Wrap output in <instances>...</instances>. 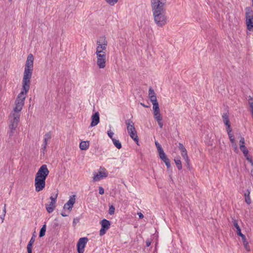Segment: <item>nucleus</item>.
Here are the masks:
<instances>
[{
	"mask_svg": "<svg viewBox=\"0 0 253 253\" xmlns=\"http://www.w3.org/2000/svg\"><path fill=\"white\" fill-rule=\"evenodd\" d=\"M99 193L100 195H103L104 193V190L102 187L100 186L99 187Z\"/></svg>",
	"mask_w": 253,
	"mask_h": 253,
	"instance_id": "nucleus-49",
	"label": "nucleus"
},
{
	"mask_svg": "<svg viewBox=\"0 0 253 253\" xmlns=\"http://www.w3.org/2000/svg\"><path fill=\"white\" fill-rule=\"evenodd\" d=\"M97 56V65L99 68L103 69L105 67L106 62V54L102 53L101 55H98Z\"/></svg>",
	"mask_w": 253,
	"mask_h": 253,
	"instance_id": "nucleus-7",
	"label": "nucleus"
},
{
	"mask_svg": "<svg viewBox=\"0 0 253 253\" xmlns=\"http://www.w3.org/2000/svg\"><path fill=\"white\" fill-rule=\"evenodd\" d=\"M167 0H151L152 12L166 11Z\"/></svg>",
	"mask_w": 253,
	"mask_h": 253,
	"instance_id": "nucleus-3",
	"label": "nucleus"
},
{
	"mask_svg": "<svg viewBox=\"0 0 253 253\" xmlns=\"http://www.w3.org/2000/svg\"><path fill=\"white\" fill-rule=\"evenodd\" d=\"M105 174H106L104 172V173H102V175H105Z\"/></svg>",
	"mask_w": 253,
	"mask_h": 253,
	"instance_id": "nucleus-59",
	"label": "nucleus"
},
{
	"mask_svg": "<svg viewBox=\"0 0 253 253\" xmlns=\"http://www.w3.org/2000/svg\"><path fill=\"white\" fill-rule=\"evenodd\" d=\"M149 98H150L151 102L152 103V104L153 103L158 102L157 100L156 95H151V96H150L149 97Z\"/></svg>",
	"mask_w": 253,
	"mask_h": 253,
	"instance_id": "nucleus-40",
	"label": "nucleus"
},
{
	"mask_svg": "<svg viewBox=\"0 0 253 253\" xmlns=\"http://www.w3.org/2000/svg\"><path fill=\"white\" fill-rule=\"evenodd\" d=\"M96 43L98 46H100V48L103 49L107 48V41L105 36L100 37Z\"/></svg>",
	"mask_w": 253,
	"mask_h": 253,
	"instance_id": "nucleus-12",
	"label": "nucleus"
},
{
	"mask_svg": "<svg viewBox=\"0 0 253 253\" xmlns=\"http://www.w3.org/2000/svg\"><path fill=\"white\" fill-rule=\"evenodd\" d=\"M151 95H156V93L154 89L150 87L149 89V97H150Z\"/></svg>",
	"mask_w": 253,
	"mask_h": 253,
	"instance_id": "nucleus-42",
	"label": "nucleus"
},
{
	"mask_svg": "<svg viewBox=\"0 0 253 253\" xmlns=\"http://www.w3.org/2000/svg\"><path fill=\"white\" fill-rule=\"evenodd\" d=\"M91 122L90 123V126H95L98 124L100 121L99 114L98 112L94 113L91 118Z\"/></svg>",
	"mask_w": 253,
	"mask_h": 253,
	"instance_id": "nucleus-10",
	"label": "nucleus"
},
{
	"mask_svg": "<svg viewBox=\"0 0 253 253\" xmlns=\"http://www.w3.org/2000/svg\"><path fill=\"white\" fill-rule=\"evenodd\" d=\"M56 203L50 202L49 204L45 205V208L48 213L52 212L55 208Z\"/></svg>",
	"mask_w": 253,
	"mask_h": 253,
	"instance_id": "nucleus-18",
	"label": "nucleus"
},
{
	"mask_svg": "<svg viewBox=\"0 0 253 253\" xmlns=\"http://www.w3.org/2000/svg\"><path fill=\"white\" fill-rule=\"evenodd\" d=\"M11 0H9V1H11Z\"/></svg>",
	"mask_w": 253,
	"mask_h": 253,
	"instance_id": "nucleus-60",
	"label": "nucleus"
},
{
	"mask_svg": "<svg viewBox=\"0 0 253 253\" xmlns=\"http://www.w3.org/2000/svg\"><path fill=\"white\" fill-rule=\"evenodd\" d=\"M247 159L248 161H249L250 163H251L253 164V161H252V159L249 158L248 157H247Z\"/></svg>",
	"mask_w": 253,
	"mask_h": 253,
	"instance_id": "nucleus-58",
	"label": "nucleus"
},
{
	"mask_svg": "<svg viewBox=\"0 0 253 253\" xmlns=\"http://www.w3.org/2000/svg\"><path fill=\"white\" fill-rule=\"evenodd\" d=\"M233 223L234 227L237 229V234L239 233V232H241V229L238 224V221L236 219H233Z\"/></svg>",
	"mask_w": 253,
	"mask_h": 253,
	"instance_id": "nucleus-33",
	"label": "nucleus"
},
{
	"mask_svg": "<svg viewBox=\"0 0 253 253\" xmlns=\"http://www.w3.org/2000/svg\"><path fill=\"white\" fill-rule=\"evenodd\" d=\"M246 10V17L248 16H253V10L251 7H247L245 8Z\"/></svg>",
	"mask_w": 253,
	"mask_h": 253,
	"instance_id": "nucleus-27",
	"label": "nucleus"
},
{
	"mask_svg": "<svg viewBox=\"0 0 253 253\" xmlns=\"http://www.w3.org/2000/svg\"><path fill=\"white\" fill-rule=\"evenodd\" d=\"M36 236L35 234H33L32 237H31L30 241L29 242L27 249V252L28 253H32V246L34 244V243L35 241V238Z\"/></svg>",
	"mask_w": 253,
	"mask_h": 253,
	"instance_id": "nucleus-16",
	"label": "nucleus"
},
{
	"mask_svg": "<svg viewBox=\"0 0 253 253\" xmlns=\"http://www.w3.org/2000/svg\"><path fill=\"white\" fill-rule=\"evenodd\" d=\"M181 153L182 157H183V159L185 160V161L187 163V165L189 166L190 160L188 158L186 149L185 150L182 151V152H181Z\"/></svg>",
	"mask_w": 253,
	"mask_h": 253,
	"instance_id": "nucleus-22",
	"label": "nucleus"
},
{
	"mask_svg": "<svg viewBox=\"0 0 253 253\" xmlns=\"http://www.w3.org/2000/svg\"><path fill=\"white\" fill-rule=\"evenodd\" d=\"M136 143V144L139 145L138 143V137L137 136V134L134 135L132 137H131Z\"/></svg>",
	"mask_w": 253,
	"mask_h": 253,
	"instance_id": "nucleus-46",
	"label": "nucleus"
},
{
	"mask_svg": "<svg viewBox=\"0 0 253 253\" xmlns=\"http://www.w3.org/2000/svg\"><path fill=\"white\" fill-rule=\"evenodd\" d=\"M138 214L139 218H142L144 217L143 214L141 212L138 213Z\"/></svg>",
	"mask_w": 253,
	"mask_h": 253,
	"instance_id": "nucleus-55",
	"label": "nucleus"
},
{
	"mask_svg": "<svg viewBox=\"0 0 253 253\" xmlns=\"http://www.w3.org/2000/svg\"><path fill=\"white\" fill-rule=\"evenodd\" d=\"M79 222V219H74V220H73V223L74 224H76L77 222Z\"/></svg>",
	"mask_w": 253,
	"mask_h": 253,
	"instance_id": "nucleus-57",
	"label": "nucleus"
},
{
	"mask_svg": "<svg viewBox=\"0 0 253 253\" xmlns=\"http://www.w3.org/2000/svg\"><path fill=\"white\" fill-rule=\"evenodd\" d=\"M106 49H103L102 48H100V46H97L96 48V52L95 54L96 56H98V55H101L102 53H106V52L104 51V50H106Z\"/></svg>",
	"mask_w": 253,
	"mask_h": 253,
	"instance_id": "nucleus-28",
	"label": "nucleus"
},
{
	"mask_svg": "<svg viewBox=\"0 0 253 253\" xmlns=\"http://www.w3.org/2000/svg\"><path fill=\"white\" fill-rule=\"evenodd\" d=\"M112 141L114 145L118 149H120L122 147V144L119 140L115 138H112Z\"/></svg>",
	"mask_w": 253,
	"mask_h": 253,
	"instance_id": "nucleus-24",
	"label": "nucleus"
},
{
	"mask_svg": "<svg viewBox=\"0 0 253 253\" xmlns=\"http://www.w3.org/2000/svg\"><path fill=\"white\" fill-rule=\"evenodd\" d=\"M250 192L247 190L244 194L245 202L248 205H250L252 203V200L250 197Z\"/></svg>",
	"mask_w": 253,
	"mask_h": 253,
	"instance_id": "nucleus-23",
	"label": "nucleus"
},
{
	"mask_svg": "<svg viewBox=\"0 0 253 253\" xmlns=\"http://www.w3.org/2000/svg\"><path fill=\"white\" fill-rule=\"evenodd\" d=\"M158 152L159 153V157H160V159H161L166 156V154L164 152L163 149L162 150H160Z\"/></svg>",
	"mask_w": 253,
	"mask_h": 253,
	"instance_id": "nucleus-43",
	"label": "nucleus"
},
{
	"mask_svg": "<svg viewBox=\"0 0 253 253\" xmlns=\"http://www.w3.org/2000/svg\"><path fill=\"white\" fill-rule=\"evenodd\" d=\"M34 56L32 54L28 55L27 58L24 72V77L22 81V88L21 92L17 96L15 101V107L13 110L14 113L20 112L24 104V100L26 94L30 89V80L33 70Z\"/></svg>",
	"mask_w": 253,
	"mask_h": 253,
	"instance_id": "nucleus-1",
	"label": "nucleus"
},
{
	"mask_svg": "<svg viewBox=\"0 0 253 253\" xmlns=\"http://www.w3.org/2000/svg\"><path fill=\"white\" fill-rule=\"evenodd\" d=\"M57 196H58V193H56L54 196H51L50 197V199L51 200V202L56 203V199L57 198Z\"/></svg>",
	"mask_w": 253,
	"mask_h": 253,
	"instance_id": "nucleus-38",
	"label": "nucleus"
},
{
	"mask_svg": "<svg viewBox=\"0 0 253 253\" xmlns=\"http://www.w3.org/2000/svg\"><path fill=\"white\" fill-rule=\"evenodd\" d=\"M155 145L157 148L158 151L162 150L163 149L162 148L161 145L159 144L158 141H155Z\"/></svg>",
	"mask_w": 253,
	"mask_h": 253,
	"instance_id": "nucleus-45",
	"label": "nucleus"
},
{
	"mask_svg": "<svg viewBox=\"0 0 253 253\" xmlns=\"http://www.w3.org/2000/svg\"><path fill=\"white\" fill-rule=\"evenodd\" d=\"M60 224L58 222L57 219H55L54 220V222L53 223V225H52L53 228L56 230H58L60 228Z\"/></svg>",
	"mask_w": 253,
	"mask_h": 253,
	"instance_id": "nucleus-34",
	"label": "nucleus"
},
{
	"mask_svg": "<svg viewBox=\"0 0 253 253\" xmlns=\"http://www.w3.org/2000/svg\"><path fill=\"white\" fill-rule=\"evenodd\" d=\"M115 207L113 205L110 206L109 207V211H108L109 214L110 215L113 214L115 212Z\"/></svg>",
	"mask_w": 253,
	"mask_h": 253,
	"instance_id": "nucleus-37",
	"label": "nucleus"
},
{
	"mask_svg": "<svg viewBox=\"0 0 253 253\" xmlns=\"http://www.w3.org/2000/svg\"><path fill=\"white\" fill-rule=\"evenodd\" d=\"M155 113H154V118H155V120L157 121H162L163 120V118H162V116H161V115L160 114V112H159L158 113H157V114H156Z\"/></svg>",
	"mask_w": 253,
	"mask_h": 253,
	"instance_id": "nucleus-35",
	"label": "nucleus"
},
{
	"mask_svg": "<svg viewBox=\"0 0 253 253\" xmlns=\"http://www.w3.org/2000/svg\"><path fill=\"white\" fill-rule=\"evenodd\" d=\"M105 1L110 5L112 6L116 4L118 0H105Z\"/></svg>",
	"mask_w": 253,
	"mask_h": 253,
	"instance_id": "nucleus-39",
	"label": "nucleus"
},
{
	"mask_svg": "<svg viewBox=\"0 0 253 253\" xmlns=\"http://www.w3.org/2000/svg\"><path fill=\"white\" fill-rule=\"evenodd\" d=\"M35 178H38V179H39L40 180H43V181H45V180H46V177H45L44 176H42V175H39L37 173H36V174Z\"/></svg>",
	"mask_w": 253,
	"mask_h": 253,
	"instance_id": "nucleus-41",
	"label": "nucleus"
},
{
	"mask_svg": "<svg viewBox=\"0 0 253 253\" xmlns=\"http://www.w3.org/2000/svg\"><path fill=\"white\" fill-rule=\"evenodd\" d=\"M47 144V139H44V141H43V148L44 149L46 148Z\"/></svg>",
	"mask_w": 253,
	"mask_h": 253,
	"instance_id": "nucleus-51",
	"label": "nucleus"
},
{
	"mask_svg": "<svg viewBox=\"0 0 253 253\" xmlns=\"http://www.w3.org/2000/svg\"><path fill=\"white\" fill-rule=\"evenodd\" d=\"M49 172V171L47 169V166L46 165H42L40 168L37 173L39 175H42L47 177Z\"/></svg>",
	"mask_w": 253,
	"mask_h": 253,
	"instance_id": "nucleus-11",
	"label": "nucleus"
},
{
	"mask_svg": "<svg viewBox=\"0 0 253 253\" xmlns=\"http://www.w3.org/2000/svg\"><path fill=\"white\" fill-rule=\"evenodd\" d=\"M108 135L109 137L112 140V138H114L113 136L114 135V132L111 131L110 130H108L107 132Z\"/></svg>",
	"mask_w": 253,
	"mask_h": 253,
	"instance_id": "nucleus-47",
	"label": "nucleus"
},
{
	"mask_svg": "<svg viewBox=\"0 0 253 253\" xmlns=\"http://www.w3.org/2000/svg\"><path fill=\"white\" fill-rule=\"evenodd\" d=\"M126 124L127 126L128 133L130 137H132L134 135L137 134V132L134 127V124L130 119L126 120Z\"/></svg>",
	"mask_w": 253,
	"mask_h": 253,
	"instance_id": "nucleus-5",
	"label": "nucleus"
},
{
	"mask_svg": "<svg viewBox=\"0 0 253 253\" xmlns=\"http://www.w3.org/2000/svg\"><path fill=\"white\" fill-rule=\"evenodd\" d=\"M102 173H104V172H99V174L94 175L93 180L95 181H98L100 179L101 177H105L107 176V174H105V175H102Z\"/></svg>",
	"mask_w": 253,
	"mask_h": 253,
	"instance_id": "nucleus-25",
	"label": "nucleus"
},
{
	"mask_svg": "<svg viewBox=\"0 0 253 253\" xmlns=\"http://www.w3.org/2000/svg\"><path fill=\"white\" fill-rule=\"evenodd\" d=\"M223 121L226 126V129L231 128L229 116L227 113H224L222 115Z\"/></svg>",
	"mask_w": 253,
	"mask_h": 253,
	"instance_id": "nucleus-17",
	"label": "nucleus"
},
{
	"mask_svg": "<svg viewBox=\"0 0 253 253\" xmlns=\"http://www.w3.org/2000/svg\"><path fill=\"white\" fill-rule=\"evenodd\" d=\"M240 148L241 151L244 154V156L245 157H247L249 151L247 149V148L246 147V146L245 145H240Z\"/></svg>",
	"mask_w": 253,
	"mask_h": 253,
	"instance_id": "nucleus-31",
	"label": "nucleus"
},
{
	"mask_svg": "<svg viewBox=\"0 0 253 253\" xmlns=\"http://www.w3.org/2000/svg\"><path fill=\"white\" fill-rule=\"evenodd\" d=\"M146 245L147 247H149L151 245V242L149 240H147L146 241Z\"/></svg>",
	"mask_w": 253,
	"mask_h": 253,
	"instance_id": "nucleus-53",
	"label": "nucleus"
},
{
	"mask_svg": "<svg viewBox=\"0 0 253 253\" xmlns=\"http://www.w3.org/2000/svg\"><path fill=\"white\" fill-rule=\"evenodd\" d=\"M75 197L76 196L75 195H73L72 196H71L68 201L64 205L63 209H67L70 211L72 210L74 204L76 202Z\"/></svg>",
	"mask_w": 253,
	"mask_h": 253,
	"instance_id": "nucleus-9",
	"label": "nucleus"
},
{
	"mask_svg": "<svg viewBox=\"0 0 253 253\" xmlns=\"http://www.w3.org/2000/svg\"><path fill=\"white\" fill-rule=\"evenodd\" d=\"M87 241L88 239L87 237H82L79 240L77 245L78 253H84V249Z\"/></svg>",
	"mask_w": 253,
	"mask_h": 253,
	"instance_id": "nucleus-6",
	"label": "nucleus"
},
{
	"mask_svg": "<svg viewBox=\"0 0 253 253\" xmlns=\"http://www.w3.org/2000/svg\"><path fill=\"white\" fill-rule=\"evenodd\" d=\"M240 145H245V139L242 137L240 140Z\"/></svg>",
	"mask_w": 253,
	"mask_h": 253,
	"instance_id": "nucleus-50",
	"label": "nucleus"
},
{
	"mask_svg": "<svg viewBox=\"0 0 253 253\" xmlns=\"http://www.w3.org/2000/svg\"><path fill=\"white\" fill-rule=\"evenodd\" d=\"M61 215L63 216V217H66V216H67L68 215L67 214H66L64 212L62 211L61 212Z\"/></svg>",
	"mask_w": 253,
	"mask_h": 253,
	"instance_id": "nucleus-54",
	"label": "nucleus"
},
{
	"mask_svg": "<svg viewBox=\"0 0 253 253\" xmlns=\"http://www.w3.org/2000/svg\"><path fill=\"white\" fill-rule=\"evenodd\" d=\"M45 186V181L35 178V186L36 192H40L42 190Z\"/></svg>",
	"mask_w": 253,
	"mask_h": 253,
	"instance_id": "nucleus-8",
	"label": "nucleus"
},
{
	"mask_svg": "<svg viewBox=\"0 0 253 253\" xmlns=\"http://www.w3.org/2000/svg\"><path fill=\"white\" fill-rule=\"evenodd\" d=\"M140 105L145 108H148L149 107V106L146 105L143 103H140Z\"/></svg>",
	"mask_w": 253,
	"mask_h": 253,
	"instance_id": "nucleus-56",
	"label": "nucleus"
},
{
	"mask_svg": "<svg viewBox=\"0 0 253 253\" xmlns=\"http://www.w3.org/2000/svg\"><path fill=\"white\" fill-rule=\"evenodd\" d=\"M178 147L179 149L180 150L181 152L186 150V148H185L184 145L181 143H178Z\"/></svg>",
	"mask_w": 253,
	"mask_h": 253,
	"instance_id": "nucleus-44",
	"label": "nucleus"
},
{
	"mask_svg": "<svg viewBox=\"0 0 253 253\" xmlns=\"http://www.w3.org/2000/svg\"><path fill=\"white\" fill-rule=\"evenodd\" d=\"M101 228L99 231V235L102 236L105 235L107 231L110 228L111 226V221L109 220L103 219L100 221Z\"/></svg>",
	"mask_w": 253,
	"mask_h": 253,
	"instance_id": "nucleus-4",
	"label": "nucleus"
},
{
	"mask_svg": "<svg viewBox=\"0 0 253 253\" xmlns=\"http://www.w3.org/2000/svg\"><path fill=\"white\" fill-rule=\"evenodd\" d=\"M17 125L10 123L9 126L10 130L8 132L9 134V137H11L13 135V134L14 132V131L15 130V129L17 127Z\"/></svg>",
	"mask_w": 253,
	"mask_h": 253,
	"instance_id": "nucleus-21",
	"label": "nucleus"
},
{
	"mask_svg": "<svg viewBox=\"0 0 253 253\" xmlns=\"http://www.w3.org/2000/svg\"><path fill=\"white\" fill-rule=\"evenodd\" d=\"M246 23L248 30L253 32V16L246 17Z\"/></svg>",
	"mask_w": 253,
	"mask_h": 253,
	"instance_id": "nucleus-13",
	"label": "nucleus"
},
{
	"mask_svg": "<svg viewBox=\"0 0 253 253\" xmlns=\"http://www.w3.org/2000/svg\"><path fill=\"white\" fill-rule=\"evenodd\" d=\"M89 147V141H82L80 144V148L82 150H86Z\"/></svg>",
	"mask_w": 253,
	"mask_h": 253,
	"instance_id": "nucleus-20",
	"label": "nucleus"
},
{
	"mask_svg": "<svg viewBox=\"0 0 253 253\" xmlns=\"http://www.w3.org/2000/svg\"><path fill=\"white\" fill-rule=\"evenodd\" d=\"M153 109L154 111V113H156V114H157V113H158V112H160L158 102L153 103Z\"/></svg>",
	"mask_w": 253,
	"mask_h": 253,
	"instance_id": "nucleus-32",
	"label": "nucleus"
},
{
	"mask_svg": "<svg viewBox=\"0 0 253 253\" xmlns=\"http://www.w3.org/2000/svg\"><path fill=\"white\" fill-rule=\"evenodd\" d=\"M166 13V11L153 12L154 22L157 26L162 27L167 23L168 17Z\"/></svg>",
	"mask_w": 253,
	"mask_h": 253,
	"instance_id": "nucleus-2",
	"label": "nucleus"
},
{
	"mask_svg": "<svg viewBox=\"0 0 253 253\" xmlns=\"http://www.w3.org/2000/svg\"><path fill=\"white\" fill-rule=\"evenodd\" d=\"M175 164L178 170H181L182 168L181 162L179 158L174 159Z\"/></svg>",
	"mask_w": 253,
	"mask_h": 253,
	"instance_id": "nucleus-26",
	"label": "nucleus"
},
{
	"mask_svg": "<svg viewBox=\"0 0 253 253\" xmlns=\"http://www.w3.org/2000/svg\"><path fill=\"white\" fill-rule=\"evenodd\" d=\"M227 131L228 134L229 138L230 139V141L233 144V145L234 146V148L235 150L238 151V148L236 144L235 143V138L234 134L231 132H232V129L231 128H227Z\"/></svg>",
	"mask_w": 253,
	"mask_h": 253,
	"instance_id": "nucleus-15",
	"label": "nucleus"
},
{
	"mask_svg": "<svg viewBox=\"0 0 253 253\" xmlns=\"http://www.w3.org/2000/svg\"><path fill=\"white\" fill-rule=\"evenodd\" d=\"M6 213V205H4L3 209V213L0 215V217L1 219V222H3L4 217Z\"/></svg>",
	"mask_w": 253,
	"mask_h": 253,
	"instance_id": "nucleus-36",
	"label": "nucleus"
},
{
	"mask_svg": "<svg viewBox=\"0 0 253 253\" xmlns=\"http://www.w3.org/2000/svg\"><path fill=\"white\" fill-rule=\"evenodd\" d=\"M51 138V134H50V132H48L46 133H45V134L44 135V139H49Z\"/></svg>",
	"mask_w": 253,
	"mask_h": 253,
	"instance_id": "nucleus-48",
	"label": "nucleus"
},
{
	"mask_svg": "<svg viewBox=\"0 0 253 253\" xmlns=\"http://www.w3.org/2000/svg\"><path fill=\"white\" fill-rule=\"evenodd\" d=\"M46 225L45 224H43L42 228L40 229V231L39 233V237H42L45 235V231H46Z\"/></svg>",
	"mask_w": 253,
	"mask_h": 253,
	"instance_id": "nucleus-30",
	"label": "nucleus"
},
{
	"mask_svg": "<svg viewBox=\"0 0 253 253\" xmlns=\"http://www.w3.org/2000/svg\"><path fill=\"white\" fill-rule=\"evenodd\" d=\"M12 117L13 119L10 120V123L18 125L20 120V115L18 113H13Z\"/></svg>",
	"mask_w": 253,
	"mask_h": 253,
	"instance_id": "nucleus-19",
	"label": "nucleus"
},
{
	"mask_svg": "<svg viewBox=\"0 0 253 253\" xmlns=\"http://www.w3.org/2000/svg\"><path fill=\"white\" fill-rule=\"evenodd\" d=\"M158 124L161 128H162L163 126V123L162 121H157Z\"/></svg>",
	"mask_w": 253,
	"mask_h": 253,
	"instance_id": "nucleus-52",
	"label": "nucleus"
},
{
	"mask_svg": "<svg viewBox=\"0 0 253 253\" xmlns=\"http://www.w3.org/2000/svg\"><path fill=\"white\" fill-rule=\"evenodd\" d=\"M161 159L165 163L168 169H169L170 167V161L167 157V155Z\"/></svg>",
	"mask_w": 253,
	"mask_h": 253,
	"instance_id": "nucleus-29",
	"label": "nucleus"
},
{
	"mask_svg": "<svg viewBox=\"0 0 253 253\" xmlns=\"http://www.w3.org/2000/svg\"><path fill=\"white\" fill-rule=\"evenodd\" d=\"M238 236H240L242 238V240L243 241V245L245 250L247 252L250 251V247L249 245L248 242L247 241L246 237L245 235L242 233L241 232H239V233L237 234Z\"/></svg>",
	"mask_w": 253,
	"mask_h": 253,
	"instance_id": "nucleus-14",
	"label": "nucleus"
}]
</instances>
